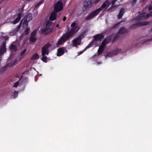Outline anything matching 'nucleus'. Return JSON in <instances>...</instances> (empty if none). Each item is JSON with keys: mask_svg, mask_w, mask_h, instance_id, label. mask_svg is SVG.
I'll list each match as a JSON object with an SVG mask.
<instances>
[{"mask_svg": "<svg viewBox=\"0 0 152 152\" xmlns=\"http://www.w3.org/2000/svg\"><path fill=\"white\" fill-rule=\"evenodd\" d=\"M19 84V81H18L16 82L14 84L13 86L15 87H17L18 85Z\"/></svg>", "mask_w": 152, "mask_h": 152, "instance_id": "30", "label": "nucleus"}, {"mask_svg": "<svg viewBox=\"0 0 152 152\" xmlns=\"http://www.w3.org/2000/svg\"><path fill=\"white\" fill-rule=\"evenodd\" d=\"M97 64H102V62H98L97 63Z\"/></svg>", "mask_w": 152, "mask_h": 152, "instance_id": "41", "label": "nucleus"}, {"mask_svg": "<svg viewBox=\"0 0 152 152\" xmlns=\"http://www.w3.org/2000/svg\"><path fill=\"white\" fill-rule=\"evenodd\" d=\"M76 24V23L75 22H73L71 25L72 27L75 26Z\"/></svg>", "mask_w": 152, "mask_h": 152, "instance_id": "34", "label": "nucleus"}, {"mask_svg": "<svg viewBox=\"0 0 152 152\" xmlns=\"http://www.w3.org/2000/svg\"><path fill=\"white\" fill-rule=\"evenodd\" d=\"M101 0H96V3H98L99 2V1H100Z\"/></svg>", "mask_w": 152, "mask_h": 152, "instance_id": "39", "label": "nucleus"}, {"mask_svg": "<svg viewBox=\"0 0 152 152\" xmlns=\"http://www.w3.org/2000/svg\"><path fill=\"white\" fill-rule=\"evenodd\" d=\"M23 15L21 13H20L18 14L17 17L14 21H12L11 23L14 24H15L17 23L20 20L22 16H23Z\"/></svg>", "mask_w": 152, "mask_h": 152, "instance_id": "14", "label": "nucleus"}, {"mask_svg": "<svg viewBox=\"0 0 152 152\" xmlns=\"http://www.w3.org/2000/svg\"><path fill=\"white\" fill-rule=\"evenodd\" d=\"M59 26V25L58 24L56 25V27H58Z\"/></svg>", "mask_w": 152, "mask_h": 152, "instance_id": "42", "label": "nucleus"}, {"mask_svg": "<svg viewBox=\"0 0 152 152\" xmlns=\"http://www.w3.org/2000/svg\"><path fill=\"white\" fill-rule=\"evenodd\" d=\"M87 49L86 48L83 51H80V52H79L78 53V54L79 55H80L81 54H82L86 50V49Z\"/></svg>", "mask_w": 152, "mask_h": 152, "instance_id": "33", "label": "nucleus"}, {"mask_svg": "<svg viewBox=\"0 0 152 152\" xmlns=\"http://www.w3.org/2000/svg\"><path fill=\"white\" fill-rule=\"evenodd\" d=\"M42 2L43 1H40L35 5V7H37L39 6L42 3Z\"/></svg>", "mask_w": 152, "mask_h": 152, "instance_id": "28", "label": "nucleus"}, {"mask_svg": "<svg viewBox=\"0 0 152 152\" xmlns=\"http://www.w3.org/2000/svg\"><path fill=\"white\" fill-rule=\"evenodd\" d=\"M5 45L6 44L5 42H3L2 43V45L1 46L0 48V54H3L6 51Z\"/></svg>", "mask_w": 152, "mask_h": 152, "instance_id": "15", "label": "nucleus"}, {"mask_svg": "<svg viewBox=\"0 0 152 152\" xmlns=\"http://www.w3.org/2000/svg\"><path fill=\"white\" fill-rule=\"evenodd\" d=\"M30 29L29 28L27 27V28L24 32L23 33V34L24 35H27L29 32Z\"/></svg>", "mask_w": 152, "mask_h": 152, "instance_id": "24", "label": "nucleus"}, {"mask_svg": "<svg viewBox=\"0 0 152 152\" xmlns=\"http://www.w3.org/2000/svg\"><path fill=\"white\" fill-rule=\"evenodd\" d=\"M79 29L80 27L79 26H76L72 28L69 32L64 34L58 39L57 44V46L58 47L59 46L65 42L69 38L73 36L74 34L79 30Z\"/></svg>", "mask_w": 152, "mask_h": 152, "instance_id": "1", "label": "nucleus"}, {"mask_svg": "<svg viewBox=\"0 0 152 152\" xmlns=\"http://www.w3.org/2000/svg\"><path fill=\"white\" fill-rule=\"evenodd\" d=\"M26 49H24L23 51H22L20 54H21V56H22V55H23L26 52Z\"/></svg>", "mask_w": 152, "mask_h": 152, "instance_id": "32", "label": "nucleus"}, {"mask_svg": "<svg viewBox=\"0 0 152 152\" xmlns=\"http://www.w3.org/2000/svg\"><path fill=\"white\" fill-rule=\"evenodd\" d=\"M137 0H133V1L131 2L132 5L134 6L136 4Z\"/></svg>", "mask_w": 152, "mask_h": 152, "instance_id": "29", "label": "nucleus"}, {"mask_svg": "<svg viewBox=\"0 0 152 152\" xmlns=\"http://www.w3.org/2000/svg\"><path fill=\"white\" fill-rule=\"evenodd\" d=\"M66 1V0H59L56 3L54 6V10L56 11V12L61 11L63 8V4L62 2H65Z\"/></svg>", "mask_w": 152, "mask_h": 152, "instance_id": "7", "label": "nucleus"}, {"mask_svg": "<svg viewBox=\"0 0 152 152\" xmlns=\"http://www.w3.org/2000/svg\"><path fill=\"white\" fill-rule=\"evenodd\" d=\"M110 4V2L107 0L104 2L101 6V7L96 10L92 12L90 15L85 18L86 20H90L97 16L101 11H104L108 7Z\"/></svg>", "mask_w": 152, "mask_h": 152, "instance_id": "2", "label": "nucleus"}, {"mask_svg": "<svg viewBox=\"0 0 152 152\" xmlns=\"http://www.w3.org/2000/svg\"><path fill=\"white\" fill-rule=\"evenodd\" d=\"M10 49L11 51H15L17 49L16 47L13 45H11L10 46Z\"/></svg>", "mask_w": 152, "mask_h": 152, "instance_id": "23", "label": "nucleus"}, {"mask_svg": "<svg viewBox=\"0 0 152 152\" xmlns=\"http://www.w3.org/2000/svg\"><path fill=\"white\" fill-rule=\"evenodd\" d=\"M151 31H152V28L151 29Z\"/></svg>", "mask_w": 152, "mask_h": 152, "instance_id": "45", "label": "nucleus"}, {"mask_svg": "<svg viewBox=\"0 0 152 152\" xmlns=\"http://www.w3.org/2000/svg\"><path fill=\"white\" fill-rule=\"evenodd\" d=\"M149 24V22L148 21H143L142 22H138L137 23L133 25L132 27H134V26H142L146 25H148Z\"/></svg>", "mask_w": 152, "mask_h": 152, "instance_id": "17", "label": "nucleus"}, {"mask_svg": "<svg viewBox=\"0 0 152 152\" xmlns=\"http://www.w3.org/2000/svg\"><path fill=\"white\" fill-rule=\"evenodd\" d=\"M66 17H64L63 19V21H65L66 20Z\"/></svg>", "mask_w": 152, "mask_h": 152, "instance_id": "38", "label": "nucleus"}, {"mask_svg": "<svg viewBox=\"0 0 152 152\" xmlns=\"http://www.w3.org/2000/svg\"><path fill=\"white\" fill-rule=\"evenodd\" d=\"M117 0H113L111 3V4H112L113 6L114 5V4L115 3V2Z\"/></svg>", "mask_w": 152, "mask_h": 152, "instance_id": "36", "label": "nucleus"}, {"mask_svg": "<svg viewBox=\"0 0 152 152\" xmlns=\"http://www.w3.org/2000/svg\"><path fill=\"white\" fill-rule=\"evenodd\" d=\"M51 46V45L49 43H48L45 45L42 48V57L41 58L42 60L44 62H46L47 57L45 56V54L48 55L49 53V48Z\"/></svg>", "mask_w": 152, "mask_h": 152, "instance_id": "4", "label": "nucleus"}, {"mask_svg": "<svg viewBox=\"0 0 152 152\" xmlns=\"http://www.w3.org/2000/svg\"><path fill=\"white\" fill-rule=\"evenodd\" d=\"M34 69L35 70V68H34Z\"/></svg>", "mask_w": 152, "mask_h": 152, "instance_id": "44", "label": "nucleus"}, {"mask_svg": "<svg viewBox=\"0 0 152 152\" xmlns=\"http://www.w3.org/2000/svg\"><path fill=\"white\" fill-rule=\"evenodd\" d=\"M15 62L16 61H15L13 62H12V63L9 64L7 65V66H8L9 67H11L14 65Z\"/></svg>", "mask_w": 152, "mask_h": 152, "instance_id": "27", "label": "nucleus"}, {"mask_svg": "<svg viewBox=\"0 0 152 152\" xmlns=\"http://www.w3.org/2000/svg\"><path fill=\"white\" fill-rule=\"evenodd\" d=\"M32 18V14L31 13H28L24 19L21 20L20 24H21V23H23V25L25 24H26L27 25L28 22L31 20Z\"/></svg>", "mask_w": 152, "mask_h": 152, "instance_id": "11", "label": "nucleus"}, {"mask_svg": "<svg viewBox=\"0 0 152 152\" xmlns=\"http://www.w3.org/2000/svg\"><path fill=\"white\" fill-rule=\"evenodd\" d=\"M84 38L83 34L80 35L77 38L73 39L72 41L73 46L74 47H77L79 45L80 43L81 39Z\"/></svg>", "mask_w": 152, "mask_h": 152, "instance_id": "8", "label": "nucleus"}, {"mask_svg": "<svg viewBox=\"0 0 152 152\" xmlns=\"http://www.w3.org/2000/svg\"><path fill=\"white\" fill-rule=\"evenodd\" d=\"M112 39L113 38L111 37H108L105 39L104 41L102 43L101 45L98 50L97 53L98 55H100L104 51L106 44L108 42H110Z\"/></svg>", "mask_w": 152, "mask_h": 152, "instance_id": "5", "label": "nucleus"}, {"mask_svg": "<svg viewBox=\"0 0 152 152\" xmlns=\"http://www.w3.org/2000/svg\"><path fill=\"white\" fill-rule=\"evenodd\" d=\"M37 31V30H35L31 33V35L30 38L29 40L32 42H34L36 40V39L35 37Z\"/></svg>", "mask_w": 152, "mask_h": 152, "instance_id": "13", "label": "nucleus"}, {"mask_svg": "<svg viewBox=\"0 0 152 152\" xmlns=\"http://www.w3.org/2000/svg\"><path fill=\"white\" fill-rule=\"evenodd\" d=\"M39 56L37 53H35L33 54L32 57L31 58V59L32 60H36L39 58Z\"/></svg>", "mask_w": 152, "mask_h": 152, "instance_id": "22", "label": "nucleus"}, {"mask_svg": "<svg viewBox=\"0 0 152 152\" xmlns=\"http://www.w3.org/2000/svg\"><path fill=\"white\" fill-rule=\"evenodd\" d=\"M117 54V52H110L108 53L105 56V58H107L108 57H111Z\"/></svg>", "mask_w": 152, "mask_h": 152, "instance_id": "18", "label": "nucleus"}, {"mask_svg": "<svg viewBox=\"0 0 152 152\" xmlns=\"http://www.w3.org/2000/svg\"><path fill=\"white\" fill-rule=\"evenodd\" d=\"M67 50L64 47L60 48L57 50V56H59L62 55L65 52H66Z\"/></svg>", "mask_w": 152, "mask_h": 152, "instance_id": "12", "label": "nucleus"}, {"mask_svg": "<svg viewBox=\"0 0 152 152\" xmlns=\"http://www.w3.org/2000/svg\"><path fill=\"white\" fill-rule=\"evenodd\" d=\"M56 13V11L54 10L52 12L49 17L50 20H54L56 19L57 17Z\"/></svg>", "mask_w": 152, "mask_h": 152, "instance_id": "16", "label": "nucleus"}, {"mask_svg": "<svg viewBox=\"0 0 152 152\" xmlns=\"http://www.w3.org/2000/svg\"><path fill=\"white\" fill-rule=\"evenodd\" d=\"M150 16H152V12H151L148 14H146L145 12H142L139 16L137 18V20H143L147 19Z\"/></svg>", "mask_w": 152, "mask_h": 152, "instance_id": "9", "label": "nucleus"}, {"mask_svg": "<svg viewBox=\"0 0 152 152\" xmlns=\"http://www.w3.org/2000/svg\"><path fill=\"white\" fill-rule=\"evenodd\" d=\"M148 11H150L151 10H152V5H151L148 8V7H146L145 8V9H144L143 11V12H144V10H148Z\"/></svg>", "mask_w": 152, "mask_h": 152, "instance_id": "26", "label": "nucleus"}, {"mask_svg": "<svg viewBox=\"0 0 152 152\" xmlns=\"http://www.w3.org/2000/svg\"><path fill=\"white\" fill-rule=\"evenodd\" d=\"M113 8H114V7H111L108 10V11H112L114 10H115V9H113Z\"/></svg>", "mask_w": 152, "mask_h": 152, "instance_id": "31", "label": "nucleus"}, {"mask_svg": "<svg viewBox=\"0 0 152 152\" xmlns=\"http://www.w3.org/2000/svg\"><path fill=\"white\" fill-rule=\"evenodd\" d=\"M120 23H118L115 25L113 26V28H116L117 26H118V25L120 24Z\"/></svg>", "mask_w": 152, "mask_h": 152, "instance_id": "35", "label": "nucleus"}, {"mask_svg": "<svg viewBox=\"0 0 152 152\" xmlns=\"http://www.w3.org/2000/svg\"><path fill=\"white\" fill-rule=\"evenodd\" d=\"M19 10H20V11H22L23 10V9L22 8H21L20 9H18Z\"/></svg>", "mask_w": 152, "mask_h": 152, "instance_id": "40", "label": "nucleus"}, {"mask_svg": "<svg viewBox=\"0 0 152 152\" xmlns=\"http://www.w3.org/2000/svg\"><path fill=\"white\" fill-rule=\"evenodd\" d=\"M18 92L16 91H15L14 92V93L12 95V96L14 98H15L16 97L18 94Z\"/></svg>", "mask_w": 152, "mask_h": 152, "instance_id": "25", "label": "nucleus"}, {"mask_svg": "<svg viewBox=\"0 0 152 152\" xmlns=\"http://www.w3.org/2000/svg\"><path fill=\"white\" fill-rule=\"evenodd\" d=\"M20 25L18 26L15 29L9 33L10 35L12 36L15 35L17 31L20 29Z\"/></svg>", "mask_w": 152, "mask_h": 152, "instance_id": "19", "label": "nucleus"}, {"mask_svg": "<svg viewBox=\"0 0 152 152\" xmlns=\"http://www.w3.org/2000/svg\"><path fill=\"white\" fill-rule=\"evenodd\" d=\"M1 69H2L1 71H5L6 69V67L4 66Z\"/></svg>", "mask_w": 152, "mask_h": 152, "instance_id": "37", "label": "nucleus"}, {"mask_svg": "<svg viewBox=\"0 0 152 152\" xmlns=\"http://www.w3.org/2000/svg\"><path fill=\"white\" fill-rule=\"evenodd\" d=\"M53 25L51 22L48 21L45 25L44 26L42 30V32L46 34L51 31L52 30Z\"/></svg>", "mask_w": 152, "mask_h": 152, "instance_id": "6", "label": "nucleus"}, {"mask_svg": "<svg viewBox=\"0 0 152 152\" xmlns=\"http://www.w3.org/2000/svg\"><path fill=\"white\" fill-rule=\"evenodd\" d=\"M103 38L104 36L102 34L97 35L94 37V40L90 43L86 47V48H88L92 45H95L96 46H97Z\"/></svg>", "mask_w": 152, "mask_h": 152, "instance_id": "3", "label": "nucleus"}, {"mask_svg": "<svg viewBox=\"0 0 152 152\" xmlns=\"http://www.w3.org/2000/svg\"><path fill=\"white\" fill-rule=\"evenodd\" d=\"M124 8H122L120 10V12L118 15V18L121 19L122 18V16L124 13Z\"/></svg>", "mask_w": 152, "mask_h": 152, "instance_id": "21", "label": "nucleus"}, {"mask_svg": "<svg viewBox=\"0 0 152 152\" xmlns=\"http://www.w3.org/2000/svg\"><path fill=\"white\" fill-rule=\"evenodd\" d=\"M127 32V30L124 27H122L119 30L118 34H124Z\"/></svg>", "mask_w": 152, "mask_h": 152, "instance_id": "20", "label": "nucleus"}, {"mask_svg": "<svg viewBox=\"0 0 152 152\" xmlns=\"http://www.w3.org/2000/svg\"><path fill=\"white\" fill-rule=\"evenodd\" d=\"M92 6L91 0H85L83 3V10L85 11L88 10Z\"/></svg>", "mask_w": 152, "mask_h": 152, "instance_id": "10", "label": "nucleus"}, {"mask_svg": "<svg viewBox=\"0 0 152 152\" xmlns=\"http://www.w3.org/2000/svg\"><path fill=\"white\" fill-rule=\"evenodd\" d=\"M149 40H152V39H149Z\"/></svg>", "mask_w": 152, "mask_h": 152, "instance_id": "43", "label": "nucleus"}]
</instances>
